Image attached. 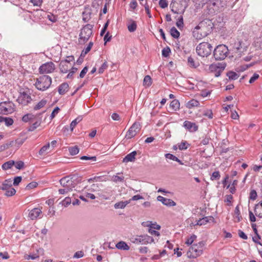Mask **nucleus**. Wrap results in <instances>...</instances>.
Segmentation results:
<instances>
[{
	"instance_id": "f257e3e1",
	"label": "nucleus",
	"mask_w": 262,
	"mask_h": 262,
	"mask_svg": "<svg viewBox=\"0 0 262 262\" xmlns=\"http://www.w3.org/2000/svg\"><path fill=\"white\" fill-rule=\"evenodd\" d=\"M205 245L204 241H201L193 244L189 249L187 256L189 258H195L201 256L203 253Z\"/></svg>"
},
{
	"instance_id": "f03ea898",
	"label": "nucleus",
	"mask_w": 262,
	"mask_h": 262,
	"mask_svg": "<svg viewBox=\"0 0 262 262\" xmlns=\"http://www.w3.org/2000/svg\"><path fill=\"white\" fill-rule=\"evenodd\" d=\"M52 83L51 78L48 75H42L36 79L35 87L40 91H45L48 89Z\"/></svg>"
},
{
	"instance_id": "7ed1b4c3",
	"label": "nucleus",
	"mask_w": 262,
	"mask_h": 262,
	"mask_svg": "<svg viewBox=\"0 0 262 262\" xmlns=\"http://www.w3.org/2000/svg\"><path fill=\"white\" fill-rule=\"evenodd\" d=\"M93 28V26L90 24H87L82 28L78 39L80 44H84L88 41L92 35Z\"/></svg>"
},
{
	"instance_id": "20e7f679",
	"label": "nucleus",
	"mask_w": 262,
	"mask_h": 262,
	"mask_svg": "<svg viewBox=\"0 0 262 262\" xmlns=\"http://www.w3.org/2000/svg\"><path fill=\"white\" fill-rule=\"evenodd\" d=\"M212 47L207 42H203L199 44L196 47L197 54L202 57H208L211 53Z\"/></svg>"
},
{
	"instance_id": "39448f33",
	"label": "nucleus",
	"mask_w": 262,
	"mask_h": 262,
	"mask_svg": "<svg viewBox=\"0 0 262 262\" xmlns=\"http://www.w3.org/2000/svg\"><path fill=\"white\" fill-rule=\"evenodd\" d=\"M209 34L206 25L201 22L195 27L193 31V36L197 40H201Z\"/></svg>"
},
{
	"instance_id": "423d86ee",
	"label": "nucleus",
	"mask_w": 262,
	"mask_h": 262,
	"mask_svg": "<svg viewBox=\"0 0 262 262\" xmlns=\"http://www.w3.org/2000/svg\"><path fill=\"white\" fill-rule=\"evenodd\" d=\"M228 47L224 45H220L217 46L213 52V56L215 60H222L224 59L228 54Z\"/></svg>"
},
{
	"instance_id": "0eeeda50",
	"label": "nucleus",
	"mask_w": 262,
	"mask_h": 262,
	"mask_svg": "<svg viewBox=\"0 0 262 262\" xmlns=\"http://www.w3.org/2000/svg\"><path fill=\"white\" fill-rule=\"evenodd\" d=\"M130 242L137 245H146L154 242V238L148 235H135L130 238Z\"/></svg>"
},
{
	"instance_id": "6e6552de",
	"label": "nucleus",
	"mask_w": 262,
	"mask_h": 262,
	"mask_svg": "<svg viewBox=\"0 0 262 262\" xmlns=\"http://www.w3.org/2000/svg\"><path fill=\"white\" fill-rule=\"evenodd\" d=\"M198 1L199 5L207 4L208 13L209 14H214L218 11L217 3L219 0H198Z\"/></svg>"
},
{
	"instance_id": "1a4fd4ad",
	"label": "nucleus",
	"mask_w": 262,
	"mask_h": 262,
	"mask_svg": "<svg viewBox=\"0 0 262 262\" xmlns=\"http://www.w3.org/2000/svg\"><path fill=\"white\" fill-rule=\"evenodd\" d=\"M15 111V105L10 101H3L0 103V114L8 115Z\"/></svg>"
},
{
	"instance_id": "9d476101",
	"label": "nucleus",
	"mask_w": 262,
	"mask_h": 262,
	"mask_svg": "<svg viewBox=\"0 0 262 262\" xmlns=\"http://www.w3.org/2000/svg\"><path fill=\"white\" fill-rule=\"evenodd\" d=\"M31 101L32 98L30 94L27 92H20L17 99L18 103L24 106L28 105Z\"/></svg>"
},
{
	"instance_id": "9b49d317",
	"label": "nucleus",
	"mask_w": 262,
	"mask_h": 262,
	"mask_svg": "<svg viewBox=\"0 0 262 262\" xmlns=\"http://www.w3.org/2000/svg\"><path fill=\"white\" fill-rule=\"evenodd\" d=\"M60 183L63 187L68 188V189L71 191H72L76 186L75 180L69 177H66L62 178L60 180Z\"/></svg>"
},
{
	"instance_id": "f8f14e48",
	"label": "nucleus",
	"mask_w": 262,
	"mask_h": 262,
	"mask_svg": "<svg viewBox=\"0 0 262 262\" xmlns=\"http://www.w3.org/2000/svg\"><path fill=\"white\" fill-rule=\"evenodd\" d=\"M140 129V125L139 123H134L127 131L125 137L127 139H131L134 137Z\"/></svg>"
},
{
	"instance_id": "ddd939ff",
	"label": "nucleus",
	"mask_w": 262,
	"mask_h": 262,
	"mask_svg": "<svg viewBox=\"0 0 262 262\" xmlns=\"http://www.w3.org/2000/svg\"><path fill=\"white\" fill-rule=\"evenodd\" d=\"M40 73H51L55 70V64L52 62H46L42 64L39 68Z\"/></svg>"
},
{
	"instance_id": "4468645a",
	"label": "nucleus",
	"mask_w": 262,
	"mask_h": 262,
	"mask_svg": "<svg viewBox=\"0 0 262 262\" xmlns=\"http://www.w3.org/2000/svg\"><path fill=\"white\" fill-rule=\"evenodd\" d=\"M74 60V56H70L67 57V59L64 60H62L59 64V68L61 72L63 73H66L70 66H69L71 61Z\"/></svg>"
},
{
	"instance_id": "2eb2a0df",
	"label": "nucleus",
	"mask_w": 262,
	"mask_h": 262,
	"mask_svg": "<svg viewBox=\"0 0 262 262\" xmlns=\"http://www.w3.org/2000/svg\"><path fill=\"white\" fill-rule=\"evenodd\" d=\"M157 200L167 207H172L176 205V202L171 199H167L161 195L157 197Z\"/></svg>"
},
{
	"instance_id": "dca6fc26",
	"label": "nucleus",
	"mask_w": 262,
	"mask_h": 262,
	"mask_svg": "<svg viewBox=\"0 0 262 262\" xmlns=\"http://www.w3.org/2000/svg\"><path fill=\"white\" fill-rule=\"evenodd\" d=\"M42 213V211L40 209L35 208L32 209L29 213V217L32 220L36 219Z\"/></svg>"
},
{
	"instance_id": "f3484780",
	"label": "nucleus",
	"mask_w": 262,
	"mask_h": 262,
	"mask_svg": "<svg viewBox=\"0 0 262 262\" xmlns=\"http://www.w3.org/2000/svg\"><path fill=\"white\" fill-rule=\"evenodd\" d=\"M184 126L190 132H195L198 129V127L195 123L188 121H185L184 122Z\"/></svg>"
},
{
	"instance_id": "a211bd4d",
	"label": "nucleus",
	"mask_w": 262,
	"mask_h": 262,
	"mask_svg": "<svg viewBox=\"0 0 262 262\" xmlns=\"http://www.w3.org/2000/svg\"><path fill=\"white\" fill-rule=\"evenodd\" d=\"M42 115L41 113L37 115V117L38 118L37 120L33 123L29 128H28V131L29 132H32L36 128H37L38 126H40L42 118L40 116Z\"/></svg>"
},
{
	"instance_id": "6ab92c4d",
	"label": "nucleus",
	"mask_w": 262,
	"mask_h": 262,
	"mask_svg": "<svg viewBox=\"0 0 262 262\" xmlns=\"http://www.w3.org/2000/svg\"><path fill=\"white\" fill-rule=\"evenodd\" d=\"M137 155L136 151H133L132 152L127 154L123 159V162L128 163L129 162H134L136 159V156Z\"/></svg>"
},
{
	"instance_id": "aec40b11",
	"label": "nucleus",
	"mask_w": 262,
	"mask_h": 262,
	"mask_svg": "<svg viewBox=\"0 0 262 262\" xmlns=\"http://www.w3.org/2000/svg\"><path fill=\"white\" fill-rule=\"evenodd\" d=\"M91 10L89 8H85L82 12V20L84 22H88L91 18Z\"/></svg>"
},
{
	"instance_id": "412c9836",
	"label": "nucleus",
	"mask_w": 262,
	"mask_h": 262,
	"mask_svg": "<svg viewBox=\"0 0 262 262\" xmlns=\"http://www.w3.org/2000/svg\"><path fill=\"white\" fill-rule=\"evenodd\" d=\"M254 213L257 216L262 218V201L255 205Z\"/></svg>"
},
{
	"instance_id": "4be33fe9",
	"label": "nucleus",
	"mask_w": 262,
	"mask_h": 262,
	"mask_svg": "<svg viewBox=\"0 0 262 262\" xmlns=\"http://www.w3.org/2000/svg\"><path fill=\"white\" fill-rule=\"evenodd\" d=\"M213 220V218L212 216H206L198 220L194 225L201 226L206 225L207 223L209 222L210 220Z\"/></svg>"
},
{
	"instance_id": "5701e85b",
	"label": "nucleus",
	"mask_w": 262,
	"mask_h": 262,
	"mask_svg": "<svg viewBox=\"0 0 262 262\" xmlns=\"http://www.w3.org/2000/svg\"><path fill=\"white\" fill-rule=\"evenodd\" d=\"M188 66L192 68H196L200 66V63L198 61H196L193 57L190 56L187 59Z\"/></svg>"
},
{
	"instance_id": "b1692460",
	"label": "nucleus",
	"mask_w": 262,
	"mask_h": 262,
	"mask_svg": "<svg viewBox=\"0 0 262 262\" xmlns=\"http://www.w3.org/2000/svg\"><path fill=\"white\" fill-rule=\"evenodd\" d=\"M12 186V181L10 179L5 180L2 184L0 189L3 190L9 189Z\"/></svg>"
},
{
	"instance_id": "393cba45",
	"label": "nucleus",
	"mask_w": 262,
	"mask_h": 262,
	"mask_svg": "<svg viewBox=\"0 0 262 262\" xmlns=\"http://www.w3.org/2000/svg\"><path fill=\"white\" fill-rule=\"evenodd\" d=\"M116 247L120 250H128L129 249V246L123 241H120L117 243Z\"/></svg>"
},
{
	"instance_id": "a878e982",
	"label": "nucleus",
	"mask_w": 262,
	"mask_h": 262,
	"mask_svg": "<svg viewBox=\"0 0 262 262\" xmlns=\"http://www.w3.org/2000/svg\"><path fill=\"white\" fill-rule=\"evenodd\" d=\"M69 90V85L67 83H63L58 87V92L60 95L65 94Z\"/></svg>"
},
{
	"instance_id": "bb28decb",
	"label": "nucleus",
	"mask_w": 262,
	"mask_h": 262,
	"mask_svg": "<svg viewBox=\"0 0 262 262\" xmlns=\"http://www.w3.org/2000/svg\"><path fill=\"white\" fill-rule=\"evenodd\" d=\"M180 102L178 100L174 99L170 103V108L172 111H176L180 108Z\"/></svg>"
},
{
	"instance_id": "cd10ccee",
	"label": "nucleus",
	"mask_w": 262,
	"mask_h": 262,
	"mask_svg": "<svg viewBox=\"0 0 262 262\" xmlns=\"http://www.w3.org/2000/svg\"><path fill=\"white\" fill-rule=\"evenodd\" d=\"M118 174H121V176H113L111 178V181L115 183L123 182L124 180V177L121 173H118Z\"/></svg>"
},
{
	"instance_id": "c85d7f7f",
	"label": "nucleus",
	"mask_w": 262,
	"mask_h": 262,
	"mask_svg": "<svg viewBox=\"0 0 262 262\" xmlns=\"http://www.w3.org/2000/svg\"><path fill=\"white\" fill-rule=\"evenodd\" d=\"M5 122L7 126L11 125L13 123L12 118L9 117H0V122Z\"/></svg>"
},
{
	"instance_id": "c756f323",
	"label": "nucleus",
	"mask_w": 262,
	"mask_h": 262,
	"mask_svg": "<svg viewBox=\"0 0 262 262\" xmlns=\"http://www.w3.org/2000/svg\"><path fill=\"white\" fill-rule=\"evenodd\" d=\"M129 203V201H120L118 203H116L114 205V207L115 209H123L126 206V205Z\"/></svg>"
},
{
	"instance_id": "7c9ffc66",
	"label": "nucleus",
	"mask_w": 262,
	"mask_h": 262,
	"mask_svg": "<svg viewBox=\"0 0 262 262\" xmlns=\"http://www.w3.org/2000/svg\"><path fill=\"white\" fill-rule=\"evenodd\" d=\"M15 164V162L13 160H10L8 162L4 163L2 165V168L4 170H8L10 169Z\"/></svg>"
},
{
	"instance_id": "2f4dec72",
	"label": "nucleus",
	"mask_w": 262,
	"mask_h": 262,
	"mask_svg": "<svg viewBox=\"0 0 262 262\" xmlns=\"http://www.w3.org/2000/svg\"><path fill=\"white\" fill-rule=\"evenodd\" d=\"M223 65H224V64H223L222 63H213L209 66V70L211 72H215L216 71H217Z\"/></svg>"
},
{
	"instance_id": "473e14b6",
	"label": "nucleus",
	"mask_w": 262,
	"mask_h": 262,
	"mask_svg": "<svg viewBox=\"0 0 262 262\" xmlns=\"http://www.w3.org/2000/svg\"><path fill=\"white\" fill-rule=\"evenodd\" d=\"M82 117L81 116H78L72 121L70 124V128L72 131L73 130L76 125L82 120Z\"/></svg>"
},
{
	"instance_id": "72a5a7b5",
	"label": "nucleus",
	"mask_w": 262,
	"mask_h": 262,
	"mask_svg": "<svg viewBox=\"0 0 262 262\" xmlns=\"http://www.w3.org/2000/svg\"><path fill=\"white\" fill-rule=\"evenodd\" d=\"M200 104L199 102L195 99H191L187 103V107L191 108L192 107L198 106Z\"/></svg>"
},
{
	"instance_id": "f704fd0d",
	"label": "nucleus",
	"mask_w": 262,
	"mask_h": 262,
	"mask_svg": "<svg viewBox=\"0 0 262 262\" xmlns=\"http://www.w3.org/2000/svg\"><path fill=\"white\" fill-rule=\"evenodd\" d=\"M47 101L46 100L42 99L36 105L34 106V110H38L47 104Z\"/></svg>"
},
{
	"instance_id": "c9c22d12",
	"label": "nucleus",
	"mask_w": 262,
	"mask_h": 262,
	"mask_svg": "<svg viewBox=\"0 0 262 262\" xmlns=\"http://www.w3.org/2000/svg\"><path fill=\"white\" fill-rule=\"evenodd\" d=\"M93 45V43L92 41H90L88 45V46L85 48L81 52V56H84L86 54H87L89 51L91 50L92 46Z\"/></svg>"
},
{
	"instance_id": "e433bc0d",
	"label": "nucleus",
	"mask_w": 262,
	"mask_h": 262,
	"mask_svg": "<svg viewBox=\"0 0 262 262\" xmlns=\"http://www.w3.org/2000/svg\"><path fill=\"white\" fill-rule=\"evenodd\" d=\"M227 76L230 80H236L238 78V75L235 72L230 71L227 73Z\"/></svg>"
},
{
	"instance_id": "4c0bfd02",
	"label": "nucleus",
	"mask_w": 262,
	"mask_h": 262,
	"mask_svg": "<svg viewBox=\"0 0 262 262\" xmlns=\"http://www.w3.org/2000/svg\"><path fill=\"white\" fill-rule=\"evenodd\" d=\"M50 148V143H48L45 146H42L39 151V154L40 155H44L47 154V150Z\"/></svg>"
},
{
	"instance_id": "58836bf2",
	"label": "nucleus",
	"mask_w": 262,
	"mask_h": 262,
	"mask_svg": "<svg viewBox=\"0 0 262 262\" xmlns=\"http://www.w3.org/2000/svg\"><path fill=\"white\" fill-rule=\"evenodd\" d=\"M151 77L148 75L145 76L143 80V85L146 86H149L151 85Z\"/></svg>"
},
{
	"instance_id": "ea45409f",
	"label": "nucleus",
	"mask_w": 262,
	"mask_h": 262,
	"mask_svg": "<svg viewBox=\"0 0 262 262\" xmlns=\"http://www.w3.org/2000/svg\"><path fill=\"white\" fill-rule=\"evenodd\" d=\"M170 34L172 37L176 38H178L180 36L179 32L177 30V29L175 27H172L170 29Z\"/></svg>"
},
{
	"instance_id": "a19ab883",
	"label": "nucleus",
	"mask_w": 262,
	"mask_h": 262,
	"mask_svg": "<svg viewBox=\"0 0 262 262\" xmlns=\"http://www.w3.org/2000/svg\"><path fill=\"white\" fill-rule=\"evenodd\" d=\"M69 150L70 155L72 156L77 155L79 151L78 147L76 146L70 147Z\"/></svg>"
},
{
	"instance_id": "79ce46f5",
	"label": "nucleus",
	"mask_w": 262,
	"mask_h": 262,
	"mask_svg": "<svg viewBox=\"0 0 262 262\" xmlns=\"http://www.w3.org/2000/svg\"><path fill=\"white\" fill-rule=\"evenodd\" d=\"M178 3H173L170 4L171 11L175 14H178L180 13L179 10L177 8V5H178Z\"/></svg>"
},
{
	"instance_id": "37998d69",
	"label": "nucleus",
	"mask_w": 262,
	"mask_h": 262,
	"mask_svg": "<svg viewBox=\"0 0 262 262\" xmlns=\"http://www.w3.org/2000/svg\"><path fill=\"white\" fill-rule=\"evenodd\" d=\"M127 28L129 32H134L137 29V25L136 22L133 21V22L130 24L128 25Z\"/></svg>"
},
{
	"instance_id": "c03bdc74",
	"label": "nucleus",
	"mask_w": 262,
	"mask_h": 262,
	"mask_svg": "<svg viewBox=\"0 0 262 262\" xmlns=\"http://www.w3.org/2000/svg\"><path fill=\"white\" fill-rule=\"evenodd\" d=\"M15 193V189L12 187H10L9 189L6 190L5 195L7 196H11L14 195Z\"/></svg>"
},
{
	"instance_id": "a18cd8bd",
	"label": "nucleus",
	"mask_w": 262,
	"mask_h": 262,
	"mask_svg": "<svg viewBox=\"0 0 262 262\" xmlns=\"http://www.w3.org/2000/svg\"><path fill=\"white\" fill-rule=\"evenodd\" d=\"M170 53V49L168 47L164 48L162 51V55L163 57H167L169 56Z\"/></svg>"
},
{
	"instance_id": "49530a36",
	"label": "nucleus",
	"mask_w": 262,
	"mask_h": 262,
	"mask_svg": "<svg viewBox=\"0 0 262 262\" xmlns=\"http://www.w3.org/2000/svg\"><path fill=\"white\" fill-rule=\"evenodd\" d=\"M34 118V115L32 114H27L24 115L22 118L24 122H27L30 120H32Z\"/></svg>"
},
{
	"instance_id": "de8ad7c7",
	"label": "nucleus",
	"mask_w": 262,
	"mask_h": 262,
	"mask_svg": "<svg viewBox=\"0 0 262 262\" xmlns=\"http://www.w3.org/2000/svg\"><path fill=\"white\" fill-rule=\"evenodd\" d=\"M196 238V236L194 234L192 235L190 237L187 239L185 244L187 245H191Z\"/></svg>"
},
{
	"instance_id": "09e8293b",
	"label": "nucleus",
	"mask_w": 262,
	"mask_h": 262,
	"mask_svg": "<svg viewBox=\"0 0 262 262\" xmlns=\"http://www.w3.org/2000/svg\"><path fill=\"white\" fill-rule=\"evenodd\" d=\"M189 145L188 143L186 141L181 142L179 145L178 148L180 150H185L188 148Z\"/></svg>"
},
{
	"instance_id": "8fccbe9b",
	"label": "nucleus",
	"mask_w": 262,
	"mask_h": 262,
	"mask_svg": "<svg viewBox=\"0 0 262 262\" xmlns=\"http://www.w3.org/2000/svg\"><path fill=\"white\" fill-rule=\"evenodd\" d=\"M220 178V172H219V171H214L212 173V175L211 176L210 179L212 181H213L215 180L219 179Z\"/></svg>"
},
{
	"instance_id": "3c124183",
	"label": "nucleus",
	"mask_w": 262,
	"mask_h": 262,
	"mask_svg": "<svg viewBox=\"0 0 262 262\" xmlns=\"http://www.w3.org/2000/svg\"><path fill=\"white\" fill-rule=\"evenodd\" d=\"M235 214L236 215L235 219L237 220V222L241 221V216H240V211L238 206H236L234 210Z\"/></svg>"
},
{
	"instance_id": "603ef678",
	"label": "nucleus",
	"mask_w": 262,
	"mask_h": 262,
	"mask_svg": "<svg viewBox=\"0 0 262 262\" xmlns=\"http://www.w3.org/2000/svg\"><path fill=\"white\" fill-rule=\"evenodd\" d=\"M80 159L82 160H91L92 161H96L97 158L95 156L89 157L86 156H83L80 157Z\"/></svg>"
},
{
	"instance_id": "864d4df0",
	"label": "nucleus",
	"mask_w": 262,
	"mask_h": 262,
	"mask_svg": "<svg viewBox=\"0 0 262 262\" xmlns=\"http://www.w3.org/2000/svg\"><path fill=\"white\" fill-rule=\"evenodd\" d=\"M71 203V199L70 197H66L62 202V204L64 207H67Z\"/></svg>"
},
{
	"instance_id": "5fc2aeb1",
	"label": "nucleus",
	"mask_w": 262,
	"mask_h": 262,
	"mask_svg": "<svg viewBox=\"0 0 262 262\" xmlns=\"http://www.w3.org/2000/svg\"><path fill=\"white\" fill-rule=\"evenodd\" d=\"M107 68V62L105 61L104 62L101 66V67L99 68V69H98V73L99 74H102L103 73V72L104 71V70L105 69H106Z\"/></svg>"
},
{
	"instance_id": "6e6d98bb",
	"label": "nucleus",
	"mask_w": 262,
	"mask_h": 262,
	"mask_svg": "<svg viewBox=\"0 0 262 262\" xmlns=\"http://www.w3.org/2000/svg\"><path fill=\"white\" fill-rule=\"evenodd\" d=\"M159 5L161 8L164 9L167 7L168 2L167 0H160L159 2Z\"/></svg>"
},
{
	"instance_id": "4d7b16f0",
	"label": "nucleus",
	"mask_w": 262,
	"mask_h": 262,
	"mask_svg": "<svg viewBox=\"0 0 262 262\" xmlns=\"http://www.w3.org/2000/svg\"><path fill=\"white\" fill-rule=\"evenodd\" d=\"M183 18L182 16H181L177 21L176 25L179 29H181L183 27Z\"/></svg>"
},
{
	"instance_id": "13d9d810",
	"label": "nucleus",
	"mask_w": 262,
	"mask_h": 262,
	"mask_svg": "<svg viewBox=\"0 0 262 262\" xmlns=\"http://www.w3.org/2000/svg\"><path fill=\"white\" fill-rule=\"evenodd\" d=\"M257 196V192L255 190H252L250 193L249 198L252 200H255Z\"/></svg>"
},
{
	"instance_id": "bf43d9fd",
	"label": "nucleus",
	"mask_w": 262,
	"mask_h": 262,
	"mask_svg": "<svg viewBox=\"0 0 262 262\" xmlns=\"http://www.w3.org/2000/svg\"><path fill=\"white\" fill-rule=\"evenodd\" d=\"M203 115L208 117L209 119H212L213 118V113L211 110H207L204 112Z\"/></svg>"
},
{
	"instance_id": "052dcab7",
	"label": "nucleus",
	"mask_w": 262,
	"mask_h": 262,
	"mask_svg": "<svg viewBox=\"0 0 262 262\" xmlns=\"http://www.w3.org/2000/svg\"><path fill=\"white\" fill-rule=\"evenodd\" d=\"M165 156L166 159L171 160L172 161H176V160H178V158L177 157L171 154H166Z\"/></svg>"
},
{
	"instance_id": "680f3d73",
	"label": "nucleus",
	"mask_w": 262,
	"mask_h": 262,
	"mask_svg": "<svg viewBox=\"0 0 262 262\" xmlns=\"http://www.w3.org/2000/svg\"><path fill=\"white\" fill-rule=\"evenodd\" d=\"M14 165L17 169H20L24 166V162L21 161H17L15 163Z\"/></svg>"
},
{
	"instance_id": "e2e57ef3",
	"label": "nucleus",
	"mask_w": 262,
	"mask_h": 262,
	"mask_svg": "<svg viewBox=\"0 0 262 262\" xmlns=\"http://www.w3.org/2000/svg\"><path fill=\"white\" fill-rule=\"evenodd\" d=\"M59 111V108L58 107H56L52 112V114L50 116L51 119H53L55 117V116L58 113Z\"/></svg>"
},
{
	"instance_id": "0e129e2a",
	"label": "nucleus",
	"mask_w": 262,
	"mask_h": 262,
	"mask_svg": "<svg viewBox=\"0 0 262 262\" xmlns=\"http://www.w3.org/2000/svg\"><path fill=\"white\" fill-rule=\"evenodd\" d=\"M77 71V68L73 67L71 69V70H70L69 73L68 74V75H67V77L68 78H71L73 76V74L75 73H76Z\"/></svg>"
},
{
	"instance_id": "69168bd1",
	"label": "nucleus",
	"mask_w": 262,
	"mask_h": 262,
	"mask_svg": "<svg viewBox=\"0 0 262 262\" xmlns=\"http://www.w3.org/2000/svg\"><path fill=\"white\" fill-rule=\"evenodd\" d=\"M211 94V91H208V90H202L201 92V96L203 97H207L209 95H210Z\"/></svg>"
},
{
	"instance_id": "338daca9",
	"label": "nucleus",
	"mask_w": 262,
	"mask_h": 262,
	"mask_svg": "<svg viewBox=\"0 0 262 262\" xmlns=\"http://www.w3.org/2000/svg\"><path fill=\"white\" fill-rule=\"evenodd\" d=\"M225 68V65H223L222 67H221L217 71L215 72V77H219L221 74V73L223 72V71Z\"/></svg>"
},
{
	"instance_id": "774afa93",
	"label": "nucleus",
	"mask_w": 262,
	"mask_h": 262,
	"mask_svg": "<svg viewBox=\"0 0 262 262\" xmlns=\"http://www.w3.org/2000/svg\"><path fill=\"white\" fill-rule=\"evenodd\" d=\"M83 252L81 251L76 252L74 255V258H79L83 256Z\"/></svg>"
}]
</instances>
